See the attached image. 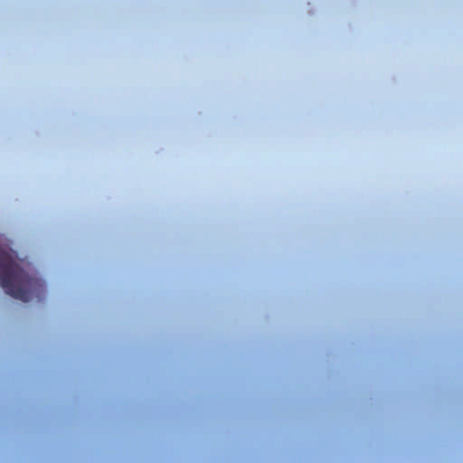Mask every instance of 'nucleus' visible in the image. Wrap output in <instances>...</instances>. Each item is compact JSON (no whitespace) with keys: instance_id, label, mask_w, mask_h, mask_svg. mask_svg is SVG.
I'll return each instance as SVG.
<instances>
[{"instance_id":"obj_1","label":"nucleus","mask_w":463,"mask_h":463,"mask_svg":"<svg viewBox=\"0 0 463 463\" xmlns=\"http://www.w3.org/2000/svg\"><path fill=\"white\" fill-rule=\"evenodd\" d=\"M0 286L6 294L23 302L41 301L45 295V284L36 274H31L15 261L12 253L0 247Z\"/></svg>"}]
</instances>
